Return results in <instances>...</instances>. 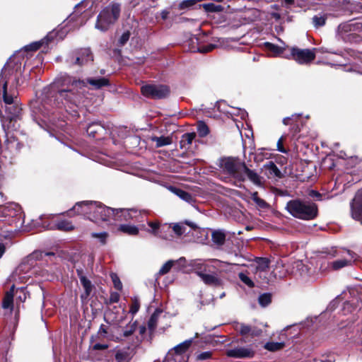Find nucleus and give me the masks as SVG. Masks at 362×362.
Wrapping results in <instances>:
<instances>
[{
    "mask_svg": "<svg viewBox=\"0 0 362 362\" xmlns=\"http://www.w3.org/2000/svg\"><path fill=\"white\" fill-rule=\"evenodd\" d=\"M115 211L113 208L107 207L100 202L86 201L76 203L69 212V215L71 216L74 212L86 216L93 222L98 223L109 221L111 215L115 214Z\"/></svg>",
    "mask_w": 362,
    "mask_h": 362,
    "instance_id": "obj_1",
    "label": "nucleus"
},
{
    "mask_svg": "<svg viewBox=\"0 0 362 362\" xmlns=\"http://www.w3.org/2000/svg\"><path fill=\"white\" fill-rule=\"evenodd\" d=\"M88 85L93 88L99 89L103 86H109V81L105 78H88L84 80L70 76L66 74H60L51 83L52 88L66 87L83 89L88 88Z\"/></svg>",
    "mask_w": 362,
    "mask_h": 362,
    "instance_id": "obj_2",
    "label": "nucleus"
},
{
    "mask_svg": "<svg viewBox=\"0 0 362 362\" xmlns=\"http://www.w3.org/2000/svg\"><path fill=\"white\" fill-rule=\"evenodd\" d=\"M23 63L17 57H10L0 74V90L17 89L19 85Z\"/></svg>",
    "mask_w": 362,
    "mask_h": 362,
    "instance_id": "obj_3",
    "label": "nucleus"
},
{
    "mask_svg": "<svg viewBox=\"0 0 362 362\" xmlns=\"http://www.w3.org/2000/svg\"><path fill=\"white\" fill-rule=\"evenodd\" d=\"M66 21V23L65 26L69 25V28L66 29L64 31L52 30L40 41L35 42L28 45L26 47V49L35 51L42 47L44 45L47 46L48 44L54 41L55 38L62 40L69 30L77 28L85 23L84 18L82 17L81 13H78L76 11L71 13L67 18Z\"/></svg>",
    "mask_w": 362,
    "mask_h": 362,
    "instance_id": "obj_4",
    "label": "nucleus"
},
{
    "mask_svg": "<svg viewBox=\"0 0 362 362\" xmlns=\"http://www.w3.org/2000/svg\"><path fill=\"white\" fill-rule=\"evenodd\" d=\"M286 209L293 217L307 221L315 218L318 213L317 206L315 203L300 199L288 202Z\"/></svg>",
    "mask_w": 362,
    "mask_h": 362,
    "instance_id": "obj_5",
    "label": "nucleus"
},
{
    "mask_svg": "<svg viewBox=\"0 0 362 362\" xmlns=\"http://www.w3.org/2000/svg\"><path fill=\"white\" fill-rule=\"evenodd\" d=\"M2 98L5 105H13L11 107H6L8 112L4 125H6L8 129L16 130L19 127L18 121L20 120L21 108L18 105V98L14 92H0V98Z\"/></svg>",
    "mask_w": 362,
    "mask_h": 362,
    "instance_id": "obj_6",
    "label": "nucleus"
},
{
    "mask_svg": "<svg viewBox=\"0 0 362 362\" xmlns=\"http://www.w3.org/2000/svg\"><path fill=\"white\" fill-rule=\"evenodd\" d=\"M121 6L112 2L105 7L98 15L95 28L100 32L107 31L118 20Z\"/></svg>",
    "mask_w": 362,
    "mask_h": 362,
    "instance_id": "obj_7",
    "label": "nucleus"
},
{
    "mask_svg": "<svg viewBox=\"0 0 362 362\" xmlns=\"http://www.w3.org/2000/svg\"><path fill=\"white\" fill-rule=\"evenodd\" d=\"M245 163L238 158L227 157L219 160V167L223 172L228 174L235 180V184L239 180H243V173Z\"/></svg>",
    "mask_w": 362,
    "mask_h": 362,
    "instance_id": "obj_8",
    "label": "nucleus"
},
{
    "mask_svg": "<svg viewBox=\"0 0 362 362\" xmlns=\"http://www.w3.org/2000/svg\"><path fill=\"white\" fill-rule=\"evenodd\" d=\"M192 343V339L186 340L175 346L166 356L167 362H187L186 351Z\"/></svg>",
    "mask_w": 362,
    "mask_h": 362,
    "instance_id": "obj_9",
    "label": "nucleus"
},
{
    "mask_svg": "<svg viewBox=\"0 0 362 362\" xmlns=\"http://www.w3.org/2000/svg\"><path fill=\"white\" fill-rule=\"evenodd\" d=\"M288 59H293L300 64H306L315 58V53L314 49H300L296 47H291V53L284 56Z\"/></svg>",
    "mask_w": 362,
    "mask_h": 362,
    "instance_id": "obj_10",
    "label": "nucleus"
},
{
    "mask_svg": "<svg viewBox=\"0 0 362 362\" xmlns=\"http://www.w3.org/2000/svg\"><path fill=\"white\" fill-rule=\"evenodd\" d=\"M115 214L111 215V218L115 221H129L130 219H135L136 221H141L140 216L142 213L146 214L145 211H139L134 209H114Z\"/></svg>",
    "mask_w": 362,
    "mask_h": 362,
    "instance_id": "obj_11",
    "label": "nucleus"
},
{
    "mask_svg": "<svg viewBox=\"0 0 362 362\" xmlns=\"http://www.w3.org/2000/svg\"><path fill=\"white\" fill-rule=\"evenodd\" d=\"M226 354L227 356L231 358H250L255 356V351L251 346H238L234 349L227 350Z\"/></svg>",
    "mask_w": 362,
    "mask_h": 362,
    "instance_id": "obj_12",
    "label": "nucleus"
},
{
    "mask_svg": "<svg viewBox=\"0 0 362 362\" xmlns=\"http://www.w3.org/2000/svg\"><path fill=\"white\" fill-rule=\"evenodd\" d=\"M356 259V255L350 250L344 252L341 259H337L331 263L334 270H338L347 266H350Z\"/></svg>",
    "mask_w": 362,
    "mask_h": 362,
    "instance_id": "obj_13",
    "label": "nucleus"
},
{
    "mask_svg": "<svg viewBox=\"0 0 362 362\" xmlns=\"http://www.w3.org/2000/svg\"><path fill=\"white\" fill-rule=\"evenodd\" d=\"M351 216L362 223V189L355 195L351 204Z\"/></svg>",
    "mask_w": 362,
    "mask_h": 362,
    "instance_id": "obj_14",
    "label": "nucleus"
},
{
    "mask_svg": "<svg viewBox=\"0 0 362 362\" xmlns=\"http://www.w3.org/2000/svg\"><path fill=\"white\" fill-rule=\"evenodd\" d=\"M243 179L239 180L238 182L235 184L236 186L240 187L241 182H244L246 178H247L251 182H252L257 187H262L263 182L262 177L255 171L249 169L246 165L243 170V173L242 174Z\"/></svg>",
    "mask_w": 362,
    "mask_h": 362,
    "instance_id": "obj_15",
    "label": "nucleus"
},
{
    "mask_svg": "<svg viewBox=\"0 0 362 362\" xmlns=\"http://www.w3.org/2000/svg\"><path fill=\"white\" fill-rule=\"evenodd\" d=\"M206 272V273H202L201 271L199 272V276L201 278L202 281L211 286H221L223 284V281L221 279H220L217 274L215 272Z\"/></svg>",
    "mask_w": 362,
    "mask_h": 362,
    "instance_id": "obj_16",
    "label": "nucleus"
},
{
    "mask_svg": "<svg viewBox=\"0 0 362 362\" xmlns=\"http://www.w3.org/2000/svg\"><path fill=\"white\" fill-rule=\"evenodd\" d=\"M212 262L214 264H209L206 263V261L194 260L191 265L194 268L197 275L199 276V271H201L202 273L211 272V269L216 268L217 267L216 264L219 263V261L214 259L212 260Z\"/></svg>",
    "mask_w": 362,
    "mask_h": 362,
    "instance_id": "obj_17",
    "label": "nucleus"
},
{
    "mask_svg": "<svg viewBox=\"0 0 362 362\" xmlns=\"http://www.w3.org/2000/svg\"><path fill=\"white\" fill-rule=\"evenodd\" d=\"M147 223L149 228H146V226L142 224L140 226V229L146 230L155 236H161L160 233L162 230H165V228L168 229L170 228V226L167 224H165L161 227L158 221H148Z\"/></svg>",
    "mask_w": 362,
    "mask_h": 362,
    "instance_id": "obj_18",
    "label": "nucleus"
},
{
    "mask_svg": "<svg viewBox=\"0 0 362 362\" xmlns=\"http://www.w3.org/2000/svg\"><path fill=\"white\" fill-rule=\"evenodd\" d=\"M236 329L238 330L240 334L243 336L249 335L251 337H257L262 334V330L256 327V326H250L245 324H239L236 327Z\"/></svg>",
    "mask_w": 362,
    "mask_h": 362,
    "instance_id": "obj_19",
    "label": "nucleus"
},
{
    "mask_svg": "<svg viewBox=\"0 0 362 362\" xmlns=\"http://www.w3.org/2000/svg\"><path fill=\"white\" fill-rule=\"evenodd\" d=\"M93 60L92 52L89 48L81 49L79 55L76 57L74 63L83 65Z\"/></svg>",
    "mask_w": 362,
    "mask_h": 362,
    "instance_id": "obj_20",
    "label": "nucleus"
},
{
    "mask_svg": "<svg viewBox=\"0 0 362 362\" xmlns=\"http://www.w3.org/2000/svg\"><path fill=\"white\" fill-rule=\"evenodd\" d=\"M21 212V208L18 205L15 204H10L8 206H3L0 207V213L3 216L14 217Z\"/></svg>",
    "mask_w": 362,
    "mask_h": 362,
    "instance_id": "obj_21",
    "label": "nucleus"
},
{
    "mask_svg": "<svg viewBox=\"0 0 362 362\" xmlns=\"http://www.w3.org/2000/svg\"><path fill=\"white\" fill-rule=\"evenodd\" d=\"M86 131L90 136H92L93 138H98V136L102 135L105 129L100 123L93 122L88 126Z\"/></svg>",
    "mask_w": 362,
    "mask_h": 362,
    "instance_id": "obj_22",
    "label": "nucleus"
},
{
    "mask_svg": "<svg viewBox=\"0 0 362 362\" xmlns=\"http://www.w3.org/2000/svg\"><path fill=\"white\" fill-rule=\"evenodd\" d=\"M81 284H82L85 291L81 294L82 299L87 298L92 291V284L85 276L82 274L81 272L78 271Z\"/></svg>",
    "mask_w": 362,
    "mask_h": 362,
    "instance_id": "obj_23",
    "label": "nucleus"
},
{
    "mask_svg": "<svg viewBox=\"0 0 362 362\" xmlns=\"http://www.w3.org/2000/svg\"><path fill=\"white\" fill-rule=\"evenodd\" d=\"M301 117V114H293L291 117H286L283 119V124L286 126H293L292 129L295 132H299L298 120Z\"/></svg>",
    "mask_w": 362,
    "mask_h": 362,
    "instance_id": "obj_24",
    "label": "nucleus"
},
{
    "mask_svg": "<svg viewBox=\"0 0 362 362\" xmlns=\"http://www.w3.org/2000/svg\"><path fill=\"white\" fill-rule=\"evenodd\" d=\"M26 267L27 265L25 264H21L20 266H18L11 274V280L13 281L24 282L27 279V276L23 275V274Z\"/></svg>",
    "mask_w": 362,
    "mask_h": 362,
    "instance_id": "obj_25",
    "label": "nucleus"
},
{
    "mask_svg": "<svg viewBox=\"0 0 362 362\" xmlns=\"http://www.w3.org/2000/svg\"><path fill=\"white\" fill-rule=\"evenodd\" d=\"M168 189L173 193H174L177 197H179L181 199H182L188 203H191L193 202V197L189 193H188L181 189H179V188H177L175 187H172V186L169 187Z\"/></svg>",
    "mask_w": 362,
    "mask_h": 362,
    "instance_id": "obj_26",
    "label": "nucleus"
},
{
    "mask_svg": "<svg viewBox=\"0 0 362 362\" xmlns=\"http://www.w3.org/2000/svg\"><path fill=\"white\" fill-rule=\"evenodd\" d=\"M51 229H57L62 231H70L74 230V226L71 222L67 220H60L56 222L54 226L50 228Z\"/></svg>",
    "mask_w": 362,
    "mask_h": 362,
    "instance_id": "obj_27",
    "label": "nucleus"
},
{
    "mask_svg": "<svg viewBox=\"0 0 362 362\" xmlns=\"http://www.w3.org/2000/svg\"><path fill=\"white\" fill-rule=\"evenodd\" d=\"M15 286L13 285L9 291H7L2 303V307L4 309L7 308H13V292H14Z\"/></svg>",
    "mask_w": 362,
    "mask_h": 362,
    "instance_id": "obj_28",
    "label": "nucleus"
},
{
    "mask_svg": "<svg viewBox=\"0 0 362 362\" xmlns=\"http://www.w3.org/2000/svg\"><path fill=\"white\" fill-rule=\"evenodd\" d=\"M269 267V261L267 258H257L255 260V273L267 272Z\"/></svg>",
    "mask_w": 362,
    "mask_h": 362,
    "instance_id": "obj_29",
    "label": "nucleus"
},
{
    "mask_svg": "<svg viewBox=\"0 0 362 362\" xmlns=\"http://www.w3.org/2000/svg\"><path fill=\"white\" fill-rule=\"evenodd\" d=\"M119 230L129 235H136L139 233V228L134 225L122 224L119 226Z\"/></svg>",
    "mask_w": 362,
    "mask_h": 362,
    "instance_id": "obj_30",
    "label": "nucleus"
},
{
    "mask_svg": "<svg viewBox=\"0 0 362 362\" xmlns=\"http://www.w3.org/2000/svg\"><path fill=\"white\" fill-rule=\"evenodd\" d=\"M186 225L189 226L192 228H194L196 227L193 223L186 221L185 223H179L175 224L173 227V230L177 235H181L186 233Z\"/></svg>",
    "mask_w": 362,
    "mask_h": 362,
    "instance_id": "obj_31",
    "label": "nucleus"
},
{
    "mask_svg": "<svg viewBox=\"0 0 362 362\" xmlns=\"http://www.w3.org/2000/svg\"><path fill=\"white\" fill-rule=\"evenodd\" d=\"M211 238L215 244L222 245L226 240V234L223 230H217L212 232Z\"/></svg>",
    "mask_w": 362,
    "mask_h": 362,
    "instance_id": "obj_32",
    "label": "nucleus"
},
{
    "mask_svg": "<svg viewBox=\"0 0 362 362\" xmlns=\"http://www.w3.org/2000/svg\"><path fill=\"white\" fill-rule=\"evenodd\" d=\"M265 47L273 52L274 57H279L281 54H282L286 49V47H280L276 45H274L271 42H265L264 43Z\"/></svg>",
    "mask_w": 362,
    "mask_h": 362,
    "instance_id": "obj_33",
    "label": "nucleus"
},
{
    "mask_svg": "<svg viewBox=\"0 0 362 362\" xmlns=\"http://www.w3.org/2000/svg\"><path fill=\"white\" fill-rule=\"evenodd\" d=\"M151 140L156 142V147L168 146L172 143V139L169 136H153Z\"/></svg>",
    "mask_w": 362,
    "mask_h": 362,
    "instance_id": "obj_34",
    "label": "nucleus"
},
{
    "mask_svg": "<svg viewBox=\"0 0 362 362\" xmlns=\"http://www.w3.org/2000/svg\"><path fill=\"white\" fill-rule=\"evenodd\" d=\"M161 310H156L151 316L148 322V329L151 331L154 330L157 326L158 317L161 314Z\"/></svg>",
    "mask_w": 362,
    "mask_h": 362,
    "instance_id": "obj_35",
    "label": "nucleus"
},
{
    "mask_svg": "<svg viewBox=\"0 0 362 362\" xmlns=\"http://www.w3.org/2000/svg\"><path fill=\"white\" fill-rule=\"evenodd\" d=\"M284 346V342L269 341L264 344V348L269 351L274 352L282 349Z\"/></svg>",
    "mask_w": 362,
    "mask_h": 362,
    "instance_id": "obj_36",
    "label": "nucleus"
},
{
    "mask_svg": "<svg viewBox=\"0 0 362 362\" xmlns=\"http://www.w3.org/2000/svg\"><path fill=\"white\" fill-rule=\"evenodd\" d=\"M195 137L196 134L194 132L184 134L180 141L181 146L185 147L187 145H190Z\"/></svg>",
    "mask_w": 362,
    "mask_h": 362,
    "instance_id": "obj_37",
    "label": "nucleus"
},
{
    "mask_svg": "<svg viewBox=\"0 0 362 362\" xmlns=\"http://www.w3.org/2000/svg\"><path fill=\"white\" fill-rule=\"evenodd\" d=\"M144 96L153 99H162L168 96L169 92H142Z\"/></svg>",
    "mask_w": 362,
    "mask_h": 362,
    "instance_id": "obj_38",
    "label": "nucleus"
},
{
    "mask_svg": "<svg viewBox=\"0 0 362 362\" xmlns=\"http://www.w3.org/2000/svg\"><path fill=\"white\" fill-rule=\"evenodd\" d=\"M130 358V354L127 350H119L115 356L117 362H128Z\"/></svg>",
    "mask_w": 362,
    "mask_h": 362,
    "instance_id": "obj_39",
    "label": "nucleus"
},
{
    "mask_svg": "<svg viewBox=\"0 0 362 362\" xmlns=\"http://www.w3.org/2000/svg\"><path fill=\"white\" fill-rule=\"evenodd\" d=\"M141 90H168L164 85L146 84L141 86Z\"/></svg>",
    "mask_w": 362,
    "mask_h": 362,
    "instance_id": "obj_40",
    "label": "nucleus"
},
{
    "mask_svg": "<svg viewBox=\"0 0 362 362\" xmlns=\"http://www.w3.org/2000/svg\"><path fill=\"white\" fill-rule=\"evenodd\" d=\"M203 6L204 9L208 12H221L224 9L223 6L215 4L214 3L205 4Z\"/></svg>",
    "mask_w": 362,
    "mask_h": 362,
    "instance_id": "obj_41",
    "label": "nucleus"
},
{
    "mask_svg": "<svg viewBox=\"0 0 362 362\" xmlns=\"http://www.w3.org/2000/svg\"><path fill=\"white\" fill-rule=\"evenodd\" d=\"M91 237L93 238L97 239L101 245H104L107 243L108 233L107 232L92 233Z\"/></svg>",
    "mask_w": 362,
    "mask_h": 362,
    "instance_id": "obj_42",
    "label": "nucleus"
},
{
    "mask_svg": "<svg viewBox=\"0 0 362 362\" xmlns=\"http://www.w3.org/2000/svg\"><path fill=\"white\" fill-rule=\"evenodd\" d=\"M251 198L258 207L265 209L268 206L267 202L258 197V193L257 192L252 193Z\"/></svg>",
    "mask_w": 362,
    "mask_h": 362,
    "instance_id": "obj_43",
    "label": "nucleus"
},
{
    "mask_svg": "<svg viewBox=\"0 0 362 362\" xmlns=\"http://www.w3.org/2000/svg\"><path fill=\"white\" fill-rule=\"evenodd\" d=\"M326 22V16L322 14L316 15L313 18V23L315 28L323 26Z\"/></svg>",
    "mask_w": 362,
    "mask_h": 362,
    "instance_id": "obj_44",
    "label": "nucleus"
},
{
    "mask_svg": "<svg viewBox=\"0 0 362 362\" xmlns=\"http://www.w3.org/2000/svg\"><path fill=\"white\" fill-rule=\"evenodd\" d=\"M228 113L231 115L240 116L242 119H245L247 117V112L243 109L231 107V111H228Z\"/></svg>",
    "mask_w": 362,
    "mask_h": 362,
    "instance_id": "obj_45",
    "label": "nucleus"
},
{
    "mask_svg": "<svg viewBox=\"0 0 362 362\" xmlns=\"http://www.w3.org/2000/svg\"><path fill=\"white\" fill-rule=\"evenodd\" d=\"M16 299L17 301L23 303L27 298L28 293L25 291V288L21 287L16 290Z\"/></svg>",
    "mask_w": 362,
    "mask_h": 362,
    "instance_id": "obj_46",
    "label": "nucleus"
},
{
    "mask_svg": "<svg viewBox=\"0 0 362 362\" xmlns=\"http://www.w3.org/2000/svg\"><path fill=\"white\" fill-rule=\"evenodd\" d=\"M136 327H137L136 322H130L124 328V330L123 332V335L126 337L132 335L136 329Z\"/></svg>",
    "mask_w": 362,
    "mask_h": 362,
    "instance_id": "obj_47",
    "label": "nucleus"
},
{
    "mask_svg": "<svg viewBox=\"0 0 362 362\" xmlns=\"http://www.w3.org/2000/svg\"><path fill=\"white\" fill-rule=\"evenodd\" d=\"M258 301L262 306L265 307L271 303L272 296L269 293H263L259 296Z\"/></svg>",
    "mask_w": 362,
    "mask_h": 362,
    "instance_id": "obj_48",
    "label": "nucleus"
},
{
    "mask_svg": "<svg viewBox=\"0 0 362 362\" xmlns=\"http://www.w3.org/2000/svg\"><path fill=\"white\" fill-rule=\"evenodd\" d=\"M173 264H174V261H173V260H169V261L166 262L160 269L158 274L160 275H164V274L168 273L170 272V270L171 269L172 267L173 266Z\"/></svg>",
    "mask_w": 362,
    "mask_h": 362,
    "instance_id": "obj_49",
    "label": "nucleus"
},
{
    "mask_svg": "<svg viewBox=\"0 0 362 362\" xmlns=\"http://www.w3.org/2000/svg\"><path fill=\"white\" fill-rule=\"evenodd\" d=\"M197 131L200 136L203 137L209 134V128L206 124L200 122L198 124Z\"/></svg>",
    "mask_w": 362,
    "mask_h": 362,
    "instance_id": "obj_50",
    "label": "nucleus"
},
{
    "mask_svg": "<svg viewBox=\"0 0 362 362\" xmlns=\"http://www.w3.org/2000/svg\"><path fill=\"white\" fill-rule=\"evenodd\" d=\"M238 276H239V278L241 280V281H243L247 286H249L250 288L254 286L253 281H252V279L249 276H247V274H245V273L241 272V273H240L238 274Z\"/></svg>",
    "mask_w": 362,
    "mask_h": 362,
    "instance_id": "obj_51",
    "label": "nucleus"
},
{
    "mask_svg": "<svg viewBox=\"0 0 362 362\" xmlns=\"http://www.w3.org/2000/svg\"><path fill=\"white\" fill-rule=\"evenodd\" d=\"M216 47V45L214 44H209L206 46H201L198 47L197 49H194V52H198L201 53H207L212 51Z\"/></svg>",
    "mask_w": 362,
    "mask_h": 362,
    "instance_id": "obj_52",
    "label": "nucleus"
},
{
    "mask_svg": "<svg viewBox=\"0 0 362 362\" xmlns=\"http://www.w3.org/2000/svg\"><path fill=\"white\" fill-rule=\"evenodd\" d=\"M111 279L114 284V286L117 290H121L122 288V282L120 281L119 277L115 274H111Z\"/></svg>",
    "mask_w": 362,
    "mask_h": 362,
    "instance_id": "obj_53",
    "label": "nucleus"
},
{
    "mask_svg": "<svg viewBox=\"0 0 362 362\" xmlns=\"http://www.w3.org/2000/svg\"><path fill=\"white\" fill-rule=\"evenodd\" d=\"M337 30L339 33H348L351 30V25L346 23H341L338 26Z\"/></svg>",
    "mask_w": 362,
    "mask_h": 362,
    "instance_id": "obj_54",
    "label": "nucleus"
},
{
    "mask_svg": "<svg viewBox=\"0 0 362 362\" xmlns=\"http://www.w3.org/2000/svg\"><path fill=\"white\" fill-rule=\"evenodd\" d=\"M129 36H130V33H129V31L124 32L120 38L119 39L118 43H119V46L124 45L127 42V41L129 40Z\"/></svg>",
    "mask_w": 362,
    "mask_h": 362,
    "instance_id": "obj_55",
    "label": "nucleus"
},
{
    "mask_svg": "<svg viewBox=\"0 0 362 362\" xmlns=\"http://www.w3.org/2000/svg\"><path fill=\"white\" fill-rule=\"evenodd\" d=\"M139 307V302L136 299H134L131 305L129 310L130 313L133 315L136 314L138 312Z\"/></svg>",
    "mask_w": 362,
    "mask_h": 362,
    "instance_id": "obj_56",
    "label": "nucleus"
},
{
    "mask_svg": "<svg viewBox=\"0 0 362 362\" xmlns=\"http://www.w3.org/2000/svg\"><path fill=\"white\" fill-rule=\"evenodd\" d=\"M211 356V351H204L197 355V359L199 361L206 360L210 358Z\"/></svg>",
    "mask_w": 362,
    "mask_h": 362,
    "instance_id": "obj_57",
    "label": "nucleus"
},
{
    "mask_svg": "<svg viewBox=\"0 0 362 362\" xmlns=\"http://www.w3.org/2000/svg\"><path fill=\"white\" fill-rule=\"evenodd\" d=\"M284 136H281L277 142V151L281 153H286V150L283 146Z\"/></svg>",
    "mask_w": 362,
    "mask_h": 362,
    "instance_id": "obj_58",
    "label": "nucleus"
},
{
    "mask_svg": "<svg viewBox=\"0 0 362 362\" xmlns=\"http://www.w3.org/2000/svg\"><path fill=\"white\" fill-rule=\"evenodd\" d=\"M119 300V295L118 293H112L110 295V300L111 303H117Z\"/></svg>",
    "mask_w": 362,
    "mask_h": 362,
    "instance_id": "obj_59",
    "label": "nucleus"
},
{
    "mask_svg": "<svg viewBox=\"0 0 362 362\" xmlns=\"http://www.w3.org/2000/svg\"><path fill=\"white\" fill-rule=\"evenodd\" d=\"M107 347H108L107 344H100V343H97V344H94L93 346V349H95V350L106 349Z\"/></svg>",
    "mask_w": 362,
    "mask_h": 362,
    "instance_id": "obj_60",
    "label": "nucleus"
},
{
    "mask_svg": "<svg viewBox=\"0 0 362 362\" xmlns=\"http://www.w3.org/2000/svg\"><path fill=\"white\" fill-rule=\"evenodd\" d=\"M309 195L312 197H315L317 199H320L321 198V194L318 192L314 190H311L309 193Z\"/></svg>",
    "mask_w": 362,
    "mask_h": 362,
    "instance_id": "obj_61",
    "label": "nucleus"
},
{
    "mask_svg": "<svg viewBox=\"0 0 362 362\" xmlns=\"http://www.w3.org/2000/svg\"><path fill=\"white\" fill-rule=\"evenodd\" d=\"M106 334H107L106 328L105 327L104 325H101L99 329V331H98V334L100 335L101 337H104Z\"/></svg>",
    "mask_w": 362,
    "mask_h": 362,
    "instance_id": "obj_62",
    "label": "nucleus"
},
{
    "mask_svg": "<svg viewBox=\"0 0 362 362\" xmlns=\"http://www.w3.org/2000/svg\"><path fill=\"white\" fill-rule=\"evenodd\" d=\"M168 14H169V12L166 10H163L162 11L160 15H161V18L163 19V20H165L168 16Z\"/></svg>",
    "mask_w": 362,
    "mask_h": 362,
    "instance_id": "obj_63",
    "label": "nucleus"
},
{
    "mask_svg": "<svg viewBox=\"0 0 362 362\" xmlns=\"http://www.w3.org/2000/svg\"><path fill=\"white\" fill-rule=\"evenodd\" d=\"M271 166H272V169L273 172L275 173V175H277L278 173H279V170H278L276 165L273 163H271Z\"/></svg>",
    "mask_w": 362,
    "mask_h": 362,
    "instance_id": "obj_64",
    "label": "nucleus"
}]
</instances>
